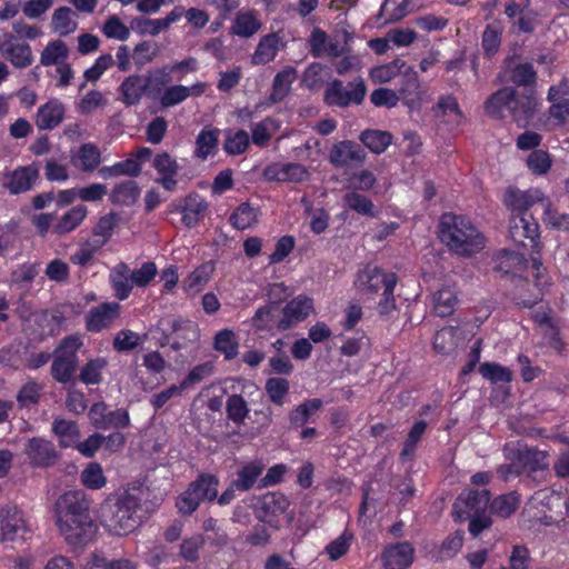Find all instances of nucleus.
<instances>
[{
	"mask_svg": "<svg viewBox=\"0 0 569 569\" xmlns=\"http://www.w3.org/2000/svg\"><path fill=\"white\" fill-rule=\"evenodd\" d=\"M457 292L447 286L439 289L433 296V310L439 317L450 316L457 306Z\"/></svg>",
	"mask_w": 569,
	"mask_h": 569,
	"instance_id": "46",
	"label": "nucleus"
},
{
	"mask_svg": "<svg viewBox=\"0 0 569 569\" xmlns=\"http://www.w3.org/2000/svg\"><path fill=\"white\" fill-rule=\"evenodd\" d=\"M69 49L62 40L50 41L41 51L40 63L44 67L59 66L67 61Z\"/></svg>",
	"mask_w": 569,
	"mask_h": 569,
	"instance_id": "44",
	"label": "nucleus"
},
{
	"mask_svg": "<svg viewBox=\"0 0 569 569\" xmlns=\"http://www.w3.org/2000/svg\"><path fill=\"white\" fill-rule=\"evenodd\" d=\"M80 481L88 489L99 490L107 485V477L100 463L90 462L81 471Z\"/></svg>",
	"mask_w": 569,
	"mask_h": 569,
	"instance_id": "53",
	"label": "nucleus"
},
{
	"mask_svg": "<svg viewBox=\"0 0 569 569\" xmlns=\"http://www.w3.org/2000/svg\"><path fill=\"white\" fill-rule=\"evenodd\" d=\"M547 201L545 193L538 188L519 190L515 187L507 188L503 196L505 206L511 211V214H529L528 210L536 203Z\"/></svg>",
	"mask_w": 569,
	"mask_h": 569,
	"instance_id": "11",
	"label": "nucleus"
},
{
	"mask_svg": "<svg viewBox=\"0 0 569 569\" xmlns=\"http://www.w3.org/2000/svg\"><path fill=\"white\" fill-rule=\"evenodd\" d=\"M520 503V498L517 492H509L497 497L490 503V512L500 517L508 518L510 517Z\"/></svg>",
	"mask_w": 569,
	"mask_h": 569,
	"instance_id": "54",
	"label": "nucleus"
},
{
	"mask_svg": "<svg viewBox=\"0 0 569 569\" xmlns=\"http://www.w3.org/2000/svg\"><path fill=\"white\" fill-rule=\"evenodd\" d=\"M29 463L36 468H47L54 465L59 453L54 445L44 438L33 437L28 439L23 449Z\"/></svg>",
	"mask_w": 569,
	"mask_h": 569,
	"instance_id": "13",
	"label": "nucleus"
},
{
	"mask_svg": "<svg viewBox=\"0 0 569 569\" xmlns=\"http://www.w3.org/2000/svg\"><path fill=\"white\" fill-rule=\"evenodd\" d=\"M44 386L36 380H28L17 392L16 399L20 408H31L40 402Z\"/></svg>",
	"mask_w": 569,
	"mask_h": 569,
	"instance_id": "47",
	"label": "nucleus"
},
{
	"mask_svg": "<svg viewBox=\"0 0 569 569\" xmlns=\"http://www.w3.org/2000/svg\"><path fill=\"white\" fill-rule=\"evenodd\" d=\"M218 485L219 480L213 475L203 473L198 477L197 480L190 483L191 487H196V493L199 496L201 501H212L218 497Z\"/></svg>",
	"mask_w": 569,
	"mask_h": 569,
	"instance_id": "55",
	"label": "nucleus"
},
{
	"mask_svg": "<svg viewBox=\"0 0 569 569\" xmlns=\"http://www.w3.org/2000/svg\"><path fill=\"white\" fill-rule=\"evenodd\" d=\"M39 178V170L34 164L19 167L6 174L4 187L11 194L29 191Z\"/></svg>",
	"mask_w": 569,
	"mask_h": 569,
	"instance_id": "22",
	"label": "nucleus"
},
{
	"mask_svg": "<svg viewBox=\"0 0 569 569\" xmlns=\"http://www.w3.org/2000/svg\"><path fill=\"white\" fill-rule=\"evenodd\" d=\"M140 196V188L133 180L122 181L116 184L109 196L112 204L129 207L136 203Z\"/></svg>",
	"mask_w": 569,
	"mask_h": 569,
	"instance_id": "38",
	"label": "nucleus"
},
{
	"mask_svg": "<svg viewBox=\"0 0 569 569\" xmlns=\"http://www.w3.org/2000/svg\"><path fill=\"white\" fill-rule=\"evenodd\" d=\"M531 269L538 293L533 298L521 299L519 301L520 305L528 308L532 307L541 299L543 289L549 284V277L546 274L542 263L539 259L532 258Z\"/></svg>",
	"mask_w": 569,
	"mask_h": 569,
	"instance_id": "50",
	"label": "nucleus"
},
{
	"mask_svg": "<svg viewBox=\"0 0 569 569\" xmlns=\"http://www.w3.org/2000/svg\"><path fill=\"white\" fill-rule=\"evenodd\" d=\"M88 416L90 422L97 429H123L130 425L128 410L119 408L110 411L102 401L93 403L89 409Z\"/></svg>",
	"mask_w": 569,
	"mask_h": 569,
	"instance_id": "10",
	"label": "nucleus"
},
{
	"mask_svg": "<svg viewBox=\"0 0 569 569\" xmlns=\"http://www.w3.org/2000/svg\"><path fill=\"white\" fill-rule=\"evenodd\" d=\"M121 306L118 302H104L92 307L86 315V328L90 332L109 329L120 317Z\"/></svg>",
	"mask_w": 569,
	"mask_h": 569,
	"instance_id": "16",
	"label": "nucleus"
},
{
	"mask_svg": "<svg viewBox=\"0 0 569 569\" xmlns=\"http://www.w3.org/2000/svg\"><path fill=\"white\" fill-rule=\"evenodd\" d=\"M439 239L449 251L471 257L486 247L485 234L465 216L443 213L439 222Z\"/></svg>",
	"mask_w": 569,
	"mask_h": 569,
	"instance_id": "2",
	"label": "nucleus"
},
{
	"mask_svg": "<svg viewBox=\"0 0 569 569\" xmlns=\"http://www.w3.org/2000/svg\"><path fill=\"white\" fill-rule=\"evenodd\" d=\"M360 141L373 153L380 154L392 142V136L388 131L368 129L361 132Z\"/></svg>",
	"mask_w": 569,
	"mask_h": 569,
	"instance_id": "42",
	"label": "nucleus"
},
{
	"mask_svg": "<svg viewBox=\"0 0 569 569\" xmlns=\"http://www.w3.org/2000/svg\"><path fill=\"white\" fill-rule=\"evenodd\" d=\"M216 270L213 261H206L197 267L182 282V288L190 297L203 290Z\"/></svg>",
	"mask_w": 569,
	"mask_h": 569,
	"instance_id": "32",
	"label": "nucleus"
},
{
	"mask_svg": "<svg viewBox=\"0 0 569 569\" xmlns=\"http://www.w3.org/2000/svg\"><path fill=\"white\" fill-rule=\"evenodd\" d=\"M56 523L66 542L73 547H86L98 533V526L92 518L57 520Z\"/></svg>",
	"mask_w": 569,
	"mask_h": 569,
	"instance_id": "6",
	"label": "nucleus"
},
{
	"mask_svg": "<svg viewBox=\"0 0 569 569\" xmlns=\"http://www.w3.org/2000/svg\"><path fill=\"white\" fill-rule=\"evenodd\" d=\"M366 160V152L360 146L350 140H343L332 146L329 161L335 167H361Z\"/></svg>",
	"mask_w": 569,
	"mask_h": 569,
	"instance_id": "17",
	"label": "nucleus"
},
{
	"mask_svg": "<svg viewBox=\"0 0 569 569\" xmlns=\"http://www.w3.org/2000/svg\"><path fill=\"white\" fill-rule=\"evenodd\" d=\"M505 13L510 19V30L515 33L532 32L539 24L537 12L520 8L515 1H510L506 4Z\"/></svg>",
	"mask_w": 569,
	"mask_h": 569,
	"instance_id": "21",
	"label": "nucleus"
},
{
	"mask_svg": "<svg viewBox=\"0 0 569 569\" xmlns=\"http://www.w3.org/2000/svg\"><path fill=\"white\" fill-rule=\"evenodd\" d=\"M276 307L267 305L259 308L252 317V327L258 331H270L278 329L279 318L276 317Z\"/></svg>",
	"mask_w": 569,
	"mask_h": 569,
	"instance_id": "58",
	"label": "nucleus"
},
{
	"mask_svg": "<svg viewBox=\"0 0 569 569\" xmlns=\"http://www.w3.org/2000/svg\"><path fill=\"white\" fill-rule=\"evenodd\" d=\"M537 107L538 100L533 91H529L526 94H519L516 91L510 113L512 114L518 127L523 128L528 124L529 120L533 117Z\"/></svg>",
	"mask_w": 569,
	"mask_h": 569,
	"instance_id": "30",
	"label": "nucleus"
},
{
	"mask_svg": "<svg viewBox=\"0 0 569 569\" xmlns=\"http://www.w3.org/2000/svg\"><path fill=\"white\" fill-rule=\"evenodd\" d=\"M163 333L172 339V348L180 350L188 345L196 343L200 339L199 326L184 318L167 317L160 320Z\"/></svg>",
	"mask_w": 569,
	"mask_h": 569,
	"instance_id": "3",
	"label": "nucleus"
},
{
	"mask_svg": "<svg viewBox=\"0 0 569 569\" xmlns=\"http://www.w3.org/2000/svg\"><path fill=\"white\" fill-rule=\"evenodd\" d=\"M127 270V266L121 264L111 274V286L114 290L116 297L120 300L127 299L134 286L133 282H131V274L128 276Z\"/></svg>",
	"mask_w": 569,
	"mask_h": 569,
	"instance_id": "60",
	"label": "nucleus"
},
{
	"mask_svg": "<svg viewBox=\"0 0 569 569\" xmlns=\"http://www.w3.org/2000/svg\"><path fill=\"white\" fill-rule=\"evenodd\" d=\"M515 96L516 90L512 88L498 90L486 102L487 113L497 119L503 118L506 110L510 112Z\"/></svg>",
	"mask_w": 569,
	"mask_h": 569,
	"instance_id": "35",
	"label": "nucleus"
},
{
	"mask_svg": "<svg viewBox=\"0 0 569 569\" xmlns=\"http://www.w3.org/2000/svg\"><path fill=\"white\" fill-rule=\"evenodd\" d=\"M297 78V71L293 67L287 66L279 71L272 82V91L270 93V100L272 102H279L283 100L291 90V84Z\"/></svg>",
	"mask_w": 569,
	"mask_h": 569,
	"instance_id": "39",
	"label": "nucleus"
},
{
	"mask_svg": "<svg viewBox=\"0 0 569 569\" xmlns=\"http://www.w3.org/2000/svg\"><path fill=\"white\" fill-rule=\"evenodd\" d=\"M408 0H385L380 8L378 19L382 23L399 21L408 14Z\"/></svg>",
	"mask_w": 569,
	"mask_h": 569,
	"instance_id": "48",
	"label": "nucleus"
},
{
	"mask_svg": "<svg viewBox=\"0 0 569 569\" xmlns=\"http://www.w3.org/2000/svg\"><path fill=\"white\" fill-rule=\"evenodd\" d=\"M190 90L183 84H172L166 87L160 93L159 102L162 108L178 106L190 98Z\"/></svg>",
	"mask_w": 569,
	"mask_h": 569,
	"instance_id": "61",
	"label": "nucleus"
},
{
	"mask_svg": "<svg viewBox=\"0 0 569 569\" xmlns=\"http://www.w3.org/2000/svg\"><path fill=\"white\" fill-rule=\"evenodd\" d=\"M78 28L76 13L69 7H60L51 17V29L60 37L73 33Z\"/></svg>",
	"mask_w": 569,
	"mask_h": 569,
	"instance_id": "37",
	"label": "nucleus"
},
{
	"mask_svg": "<svg viewBox=\"0 0 569 569\" xmlns=\"http://www.w3.org/2000/svg\"><path fill=\"white\" fill-rule=\"evenodd\" d=\"M313 313V299L307 295H298L283 306L281 317L279 318L278 330H288L293 326L305 321Z\"/></svg>",
	"mask_w": 569,
	"mask_h": 569,
	"instance_id": "9",
	"label": "nucleus"
},
{
	"mask_svg": "<svg viewBox=\"0 0 569 569\" xmlns=\"http://www.w3.org/2000/svg\"><path fill=\"white\" fill-rule=\"evenodd\" d=\"M509 237L517 244L529 240L536 244L539 237V224L531 214H511L509 221Z\"/></svg>",
	"mask_w": 569,
	"mask_h": 569,
	"instance_id": "19",
	"label": "nucleus"
},
{
	"mask_svg": "<svg viewBox=\"0 0 569 569\" xmlns=\"http://www.w3.org/2000/svg\"><path fill=\"white\" fill-rule=\"evenodd\" d=\"M52 432L57 436L61 447H73L80 438L78 425L72 420L57 418L52 423Z\"/></svg>",
	"mask_w": 569,
	"mask_h": 569,
	"instance_id": "40",
	"label": "nucleus"
},
{
	"mask_svg": "<svg viewBox=\"0 0 569 569\" xmlns=\"http://www.w3.org/2000/svg\"><path fill=\"white\" fill-rule=\"evenodd\" d=\"M263 466L253 461L244 465L239 471L238 477L233 480V486L240 491H247L253 487L259 476L262 473Z\"/></svg>",
	"mask_w": 569,
	"mask_h": 569,
	"instance_id": "49",
	"label": "nucleus"
},
{
	"mask_svg": "<svg viewBox=\"0 0 569 569\" xmlns=\"http://www.w3.org/2000/svg\"><path fill=\"white\" fill-rule=\"evenodd\" d=\"M396 277L395 273H388L376 266L368 264L358 271L355 287L360 293L375 297L381 289L385 290L390 278Z\"/></svg>",
	"mask_w": 569,
	"mask_h": 569,
	"instance_id": "14",
	"label": "nucleus"
},
{
	"mask_svg": "<svg viewBox=\"0 0 569 569\" xmlns=\"http://www.w3.org/2000/svg\"><path fill=\"white\" fill-rule=\"evenodd\" d=\"M405 66L403 60L395 59L389 63L372 68L370 70V78L375 83L389 82L401 72Z\"/></svg>",
	"mask_w": 569,
	"mask_h": 569,
	"instance_id": "62",
	"label": "nucleus"
},
{
	"mask_svg": "<svg viewBox=\"0 0 569 569\" xmlns=\"http://www.w3.org/2000/svg\"><path fill=\"white\" fill-rule=\"evenodd\" d=\"M322 407L320 399H309L301 405L297 406L290 413V422L295 427H302L306 425L310 416Z\"/></svg>",
	"mask_w": 569,
	"mask_h": 569,
	"instance_id": "63",
	"label": "nucleus"
},
{
	"mask_svg": "<svg viewBox=\"0 0 569 569\" xmlns=\"http://www.w3.org/2000/svg\"><path fill=\"white\" fill-rule=\"evenodd\" d=\"M82 342L78 337L63 339L51 366L52 377L62 383L69 382L78 365L77 351Z\"/></svg>",
	"mask_w": 569,
	"mask_h": 569,
	"instance_id": "5",
	"label": "nucleus"
},
{
	"mask_svg": "<svg viewBox=\"0 0 569 569\" xmlns=\"http://www.w3.org/2000/svg\"><path fill=\"white\" fill-rule=\"evenodd\" d=\"M64 113V104L58 99H50L38 108L36 126L40 130H52L63 121Z\"/></svg>",
	"mask_w": 569,
	"mask_h": 569,
	"instance_id": "26",
	"label": "nucleus"
},
{
	"mask_svg": "<svg viewBox=\"0 0 569 569\" xmlns=\"http://www.w3.org/2000/svg\"><path fill=\"white\" fill-rule=\"evenodd\" d=\"M108 361L106 358L98 357L89 360L81 369L79 379L86 385H98L102 380V371Z\"/></svg>",
	"mask_w": 569,
	"mask_h": 569,
	"instance_id": "59",
	"label": "nucleus"
},
{
	"mask_svg": "<svg viewBox=\"0 0 569 569\" xmlns=\"http://www.w3.org/2000/svg\"><path fill=\"white\" fill-rule=\"evenodd\" d=\"M91 500L81 490H71L64 492L56 503L57 520H72L91 518Z\"/></svg>",
	"mask_w": 569,
	"mask_h": 569,
	"instance_id": "7",
	"label": "nucleus"
},
{
	"mask_svg": "<svg viewBox=\"0 0 569 569\" xmlns=\"http://www.w3.org/2000/svg\"><path fill=\"white\" fill-rule=\"evenodd\" d=\"M146 339V335L140 336L130 329H122L114 336L112 347L118 352H128L142 345Z\"/></svg>",
	"mask_w": 569,
	"mask_h": 569,
	"instance_id": "56",
	"label": "nucleus"
},
{
	"mask_svg": "<svg viewBox=\"0 0 569 569\" xmlns=\"http://www.w3.org/2000/svg\"><path fill=\"white\" fill-rule=\"evenodd\" d=\"M28 530L23 512L16 507L0 508V542L13 541Z\"/></svg>",
	"mask_w": 569,
	"mask_h": 569,
	"instance_id": "20",
	"label": "nucleus"
},
{
	"mask_svg": "<svg viewBox=\"0 0 569 569\" xmlns=\"http://www.w3.org/2000/svg\"><path fill=\"white\" fill-rule=\"evenodd\" d=\"M258 219V210L248 202L241 203L230 216V223L238 230L252 227Z\"/></svg>",
	"mask_w": 569,
	"mask_h": 569,
	"instance_id": "51",
	"label": "nucleus"
},
{
	"mask_svg": "<svg viewBox=\"0 0 569 569\" xmlns=\"http://www.w3.org/2000/svg\"><path fill=\"white\" fill-rule=\"evenodd\" d=\"M146 493L140 488H129L108 501L101 509L100 522L111 536H127L139 528L147 518L142 501Z\"/></svg>",
	"mask_w": 569,
	"mask_h": 569,
	"instance_id": "1",
	"label": "nucleus"
},
{
	"mask_svg": "<svg viewBox=\"0 0 569 569\" xmlns=\"http://www.w3.org/2000/svg\"><path fill=\"white\" fill-rule=\"evenodd\" d=\"M415 549L410 542H398L388 546L382 553L386 569H407L413 561Z\"/></svg>",
	"mask_w": 569,
	"mask_h": 569,
	"instance_id": "25",
	"label": "nucleus"
},
{
	"mask_svg": "<svg viewBox=\"0 0 569 569\" xmlns=\"http://www.w3.org/2000/svg\"><path fill=\"white\" fill-rule=\"evenodd\" d=\"M433 111L435 116L448 124L450 129L461 126L465 119L457 99L452 96L441 97Z\"/></svg>",
	"mask_w": 569,
	"mask_h": 569,
	"instance_id": "31",
	"label": "nucleus"
},
{
	"mask_svg": "<svg viewBox=\"0 0 569 569\" xmlns=\"http://www.w3.org/2000/svg\"><path fill=\"white\" fill-rule=\"evenodd\" d=\"M284 42L282 38L276 33L263 36L251 56V63L254 66L267 64L274 60L278 52L283 49Z\"/></svg>",
	"mask_w": 569,
	"mask_h": 569,
	"instance_id": "27",
	"label": "nucleus"
},
{
	"mask_svg": "<svg viewBox=\"0 0 569 569\" xmlns=\"http://www.w3.org/2000/svg\"><path fill=\"white\" fill-rule=\"evenodd\" d=\"M264 180L270 182L299 183L309 179L307 167L297 162H272L262 172Z\"/></svg>",
	"mask_w": 569,
	"mask_h": 569,
	"instance_id": "15",
	"label": "nucleus"
},
{
	"mask_svg": "<svg viewBox=\"0 0 569 569\" xmlns=\"http://www.w3.org/2000/svg\"><path fill=\"white\" fill-rule=\"evenodd\" d=\"M308 44L310 53L315 58H320L323 56L336 58L340 57L343 52L338 43L331 41L327 32L318 27L312 29L308 38Z\"/></svg>",
	"mask_w": 569,
	"mask_h": 569,
	"instance_id": "28",
	"label": "nucleus"
},
{
	"mask_svg": "<svg viewBox=\"0 0 569 569\" xmlns=\"http://www.w3.org/2000/svg\"><path fill=\"white\" fill-rule=\"evenodd\" d=\"M279 126L276 120L266 118L251 127V137L253 144L266 147Z\"/></svg>",
	"mask_w": 569,
	"mask_h": 569,
	"instance_id": "57",
	"label": "nucleus"
},
{
	"mask_svg": "<svg viewBox=\"0 0 569 569\" xmlns=\"http://www.w3.org/2000/svg\"><path fill=\"white\" fill-rule=\"evenodd\" d=\"M261 28L258 13L253 10L240 11L236 16L231 31L233 34L250 38L257 33Z\"/></svg>",
	"mask_w": 569,
	"mask_h": 569,
	"instance_id": "36",
	"label": "nucleus"
},
{
	"mask_svg": "<svg viewBox=\"0 0 569 569\" xmlns=\"http://www.w3.org/2000/svg\"><path fill=\"white\" fill-rule=\"evenodd\" d=\"M207 210V201L198 193H190L181 207L182 222L192 228L204 217Z\"/></svg>",
	"mask_w": 569,
	"mask_h": 569,
	"instance_id": "34",
	"label": "nucleus"
},
{
	"mask_svg": "<svg viewBox=\"0 0 569 569\" xmlns=\"http://www.w3.org/2000/svg\"><path fill=\"white\" fill-rule=\"evenodd\" d=\"M490 500V492L487 489L467 490L459 495L453 509L459 520L468 519L471 516H478L486 511Z\"/></svg>",
	"mask_w": 569,
	"mask_h": 569,
	"instance_id": "12",
	"label": "nucleus"
},
{
	"mask_svg": "<svg viewBox=\"0 0 569 569\" xmlns=\"http://www.w3.org/2000/svg\"><path fill=\"white\" fill-rule=\"evenodd\" d=\"M152 166L159 174L156 180L167 191H173L177 187V174L179 164L177 160L168 152L158 153L152 161Z\"/></svg>",
	"mask_w": 569,
	"mask_h": 569,
	"instance_id": "24",
	"label": "nucleus"
},
{
	"mask_svg": "<svg viewBox=\"0 0 569 569\" xmlns=\"http://www.w3.org/2000/svg\"><path fill=\"white\" fill-rule=\"evenodd\" d=\"M88 208L84 204H77L66 211L62 216L57 217L53 227V234L63 237L74 231L86 220Z\"/></svg>",
	"mask_w": 569,
	"mask_h": 569,
	"instance_id": "29",
	"label": "nucleus"
},
{
	"mask_svg": "<svg viewBox=\"0 0 569 569\" xmlns=\"http://www.w3.org/2000/svg\"><path fill=\"white\" fill-rule=\"evenodd\" d=\"M249 144H250V137L246 130H243V129H239L237 131L229 130L226 133L223 149H224L226 153H228L230 156H238V154L244 153L247 151Z\"/></svg>",
	"mask_w": 569,
	"mask_h": 569,
	"instance_id": "52",
	"label": "nucleus"
},
{
	"mask_svg": "<svg viewBox=\"0 0 569 569\" xmlns=\"http://www.w3.org/2000/svg\"><path fill=\"white\" fill-rule=\"evenodd\" d=\"M119 92L121 101L128 107L139 104L146 93H152L150 81L140 74H131L124 78L119 87Z\"/></svg>",
	"mask_w": 569,
	"mask_h": 569,
	"instance_id": "23",
	"label": "nucleus"
},
{
	"mask_svg": "<svg viewBox=\"0 0 569 569\" xmlns=\"http://www.w3.org/2000/svg\"><path fill=\"white\" fill-rule=\"evenodd\" d=\"M0 53L17 69H26L33 63L31 47L10 32L0 34Z\"/></svg>",
	"mask_w": 569,
	"mask_h": 569,
	"instance_id": "8",
	"label": "nucleus"
},
{
	"mask_svg": "<svg viewBox=\"0 0 569 569\" xmlns=\"http://www.w3.org/2000/svg\"><path fill=\"white\" fill-rule=\"evenodd\" d=\"M213 349L223 355L226 360L234 359L239 353V342L230 329L219 330L213 339Z\"/></svg>",
	"mask_w": 569,
	"mask_h": 569,
	"instance_id": "41",
	"label": "nucleus"
},
{
	"mask_svg": "<svg viewBox=\"0 0 569 569\" xmlns=\"http://www.w3.org/2000/svg\"><path fill=\"white\" fill-rule=\"evenodd\" d=\"M512 451L522 472H536L549 468V453L546 450L517 443V446H512Z\"/></svg>",
	"mask_w": 569,
	"mask_h": 569,
	"instance_id": "18",
	"label": "nucleus"
},
{
	"mask_svg": "<svg viewBox=\"0 0 569 569\" xmlns=\"http://www.w3.org/2000/svg\"><path fill=\"white\" fill-rule=\"evenodd\" d=\"M118 221L119 216L114 212H109L100 217L92 229V241L102 248L111 239Z\"/></svg>",
	"mask_w": 569,
	"mask_h": 569,
	"instance_id": "45",
	"label": "nucleus"
},
{
	"mask_svg": "<svg viewBox=\"0 0 569 569\" xmlns=\"http://www.w3.org/2000/svg\"><path fill=\"white\" fill-rule=\"evenodd\" d=\"M219 133L217 128L202 129L196 138L193 157L201 161L213 157L218 151Z\"/></svg>",
	"mask_w": 569,
	"mask_h": 569,
	"instance_id": "33",
	"label": "nucleus"
},
{
	"mask_svg": "<svg viewBox=\"0 0 569 569\" xmlns=\"http://www.w3.org/2000/svg\"><path fill=\"white\" fill-rule=\"evenodd\" d=\"M542 221L548 228L569 231V213L556 210L548 199L545 202Z\"/></svg>",
	"mask_w": 569,
	"mask_h": 569,
	"instance_id": "64",
	"label": "nucleus"
},
{
	"mask_svg": "<svg viewBox=\"0 0 569 569\" xmlns=\"http://www.w3.org/2000/svg\"><path fill=\"white\" fill-rule=\"evenodd\" d=\"M495 262L496 270L505 274H509L522 270L526 260L523 253L505 249L497 253Z\"/></svg>",
	"mask_w": 569,
	"mask_h": 569,
	"instance_id": "43",
	"label": "nucleus"
},
{
	"mask_svg": "<svg viewBox=\"0 0 569 569\" xmlns=\"http://www.w3.org/2000/svg\"><path fill=\"white\" fill-rule=\"evenodd\" d=\"M367 88L361 78L343 86L342 81L333 80L325 91V100L329 106L346 108L350 104H360L366 97Z\"/></svg>",
	"mask_w": 569,
	"mask_h": 569,
	"instance_id": "4",
	"label": "nucleus"
}]
</instances>
